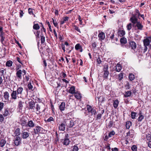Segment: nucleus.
I'll use <instances>...</instances> for the list:
<instances>
[{"mask_svg": "<svg viewBox=\"0 0 151 151\" xmlns=\"http://www.w3.org/2000/svg\"><path fill=\"white\" fill-rule=\"evenodd\" d=\"M140 12L138 9H136L134 12V13H132V17L130 18L129 20L132 23L134 24L136 22L137 20H138V18L140 16Z\"/></svg>", "mask_w": 151, "mask_h": 151, "instance_id": "f257e3e1", "label": "nucleus"}, {"mask_svg": "<svg viewBox=\"0 0 151 151\" xmlns=\"http://www.w3.org/2000/svg\"><path fill=\"white\" fill-rule=\"evenodd\" d=\"M45 105L42 103H40L37 104L35 109L36 113L39 114L45 110Z\"/></svg>", "mask_w": 151, "mask_h": 151, "instance_id": "f03ea898", "label": "nucleus"}, {"mask_svg": "<svg viewBox=\"0 0 151 151\" xmlns=\"http://www.w3.org/2000/svg\"><path fill=\"white\" fill-rule=\"evenodd\" d=\"M65 121L67 127H72L75 125L74 121L71 119H65Z\"/></svg>", "mask_w": 151, "mask_h": 151, "instance_id": "7ed1b4c3", "label": "nucleus"}, {"mask_svg": "<svg viewBox=\"0 0 151 151\" xmlns=\"http://www.w3.org/2000/svg\"><path fill=\"white\" fill-rule=\"evenodd\" d=\"M109 66L108 65H104V66L103 70L104 72L103 77L105 79H107L108 75L109 74V72L108 71Z\"/></svg>", "mask_w": 151, "mask_h": 151, "instance_id": "20e7f679", "label": "nucleus"}, {"mask_svg": "<svg viewBox=\"0 0 151 151\" xmlns=\"http://www.w3.org/2000/svg\"><path fill=\"white\" fill-rule=\"evenodd\" d=\"M115 31L113 30H108L106 32V36L108 37H109L111 40L114 38Z\"/></svg>", "mask_w": 151, "mask_h": 151, "instance_id": "39448f33", "label": "nucleus"}, {"mask_svg": "<svg viewBox=\"0 0 151 151\" xmlns=\"http://www.w3.org/2000/svg\"><path fill=\"white\" fill-rule=\"evenodd\" d=\"M133 25H134V27L135 28H137L138 30H143L144 27V26L142 25L140 21H138L137 20L136 22L134 23V24H133ZM134 26V25H133Z\"/></svg>", "mask_w": 151, "mask_h": 151, "instance_id": "423d86ee", "label": "nucleus"}, {"mask_svg": "<svg viewBox=\"0 0 151 151\" xmlns=\"http://www.w3.org/2000/svg\"><path fill=\"white\" fill-rule=\"evenodd\" d=\"M128 47L131 50H134L137 47V44L134 41H131L129 42V46Z\"/></svg>", "mask_w": 151, "mask_h": 151, "instance_id": "0eeeda50", "label": "nucleus"}, {"mask_svg": "<svg viewBox=\"0 0 151 151\" xmlns=\"http://www.w3.org/2000/svg\"><path fill=\"white\" fill-rule=\"evenodd\" d=\"M34 132L36 134H39L40 133H42L44 130L43 129L42 127L38 126L36 127L35 129H34Z\"/></svg>", "mask_w": 151, "mask_h": 151, "instance_id": "6e6552de", "label": "nucleus"}, {"mask_svg": "<svg viewBox=\"0 0 151 151\" xmlns=\"http://www.w3.org/2000/svg\"><path fill=\"white\" fill-rule=\"evenodd\" d=\"M14 141L15 145L16 146H18L21 143V138L17 136L14 138Z\"/></svg>", "mask_w": 151, "mask_h": 151, "instance_id": "1a4fd4ad", "label": "nucleus"}, {"mask_svg": "<svg viewBox=\"0 0 151 151\" xmlns=\"http://www.w3.org/2000/svg\"><path fill=\"white\" fill-rule=\"evenodd\" d=\"M151 42V37H149L144 39L143 41L144 45L149 46Z\"/></svg>", "mask_w": 151, "mask_h": 151, "instance_id": "9d476101", "label": "nucleus"}, {"mask_svg": "<svg viewBox=\"0 0 151 151\" xmlns=\"http://www.w3.org/2000/svg\"><path fill=\"white\" fill-rule=\"evenodd\" d=\"M66 124L65 123V120L63 122L59 125V129L60 130L64 131L65 129Z\"/></svg>", "mask_w": 151, "mask_h": 151, "instance_id": "9b49d317", "label": "nucleus"}, {"mask_svg": "<svg viewBox=\"0 0 151 151\" xmlns=\"http://www.w3.org/2000/svg\"><path fill=\"white\" fill-rule=\"evenodd\" d=\"M30 133L27 132L23 131L21 134V136L23 139L28 138L29 136Z\"/></svg>", "mask_w": 151, "mask_h": 151, "instance_id": "f8f14e48", "label": "nucleus"}, {"mask_svg": "<svg viewBox=\"0 0 151 151\" xmlns=\"http://www.w3.org/2000/svg\"><path fill=\"white\" fill-rule=\"evenodd\" d=\"M35 22H33V29L35 30H38L40 29V27L41 24H40V22H39V23H35Z\"/></svg>", "mask_w": 151, "mask_h": 151, "instance_id": "ddd939ff", "label": "nucleus"}, {"mask_svg": "<svg viewBox=\"0 0 151 151\" xmlns=\"http://www.w3.org/2000/svg\"><path fill=\"white\" fill-rule=\"evenodd\" d=\"M98 37L99 40H103L105 37V33L103 32H101L99 34Z\"/></svg>", "mask_w": 151, "mask_h": 151, "instance_id": "4468645a", "label": "nucleus"}, {"mask_svg": "<svg viewBox=\"0 0 151 151\" xmlns=\"http://www.w3.org/2000/svg\"><path fill=\"white\" fill-rule=\"evenodd\" d=\"M117 34L118 36L123 37L125 34V32L124 30L119 29L117 32Z\"/></svg>", "mask_w": 151, "mask_h": 151, "instance_id": "2eb2a0df", "label": "nucleus"}, {"mask_svg": "<svg viewBox=\"0 0 151 151\" xmlns=\"http://www.w3.org/2000/svg\"><path fill=\"white\" fill-rule=\"evenodd\" d=\"M27 127H29L30 128H33L35 126V123L32 120L29 121L27 123Z\"/></svg>", "mask_w": 151, "mask_h": 151, "instance_id": "dca6fc26", "label": "nucleus"}, {"mask_svg": "<svg viewBox=\"0 0 151 151\" xmlns=\"http://www.w3.org/2000/svg\"><path fill=\"white\" fill-rule=\"evenodd\" d=\"M22 70H18L17 71L16 73V76L18 79H21L22 78Z\"/></svg>", "mask_w": 151, "mask_h": 151, "instance_id": "f3484780", "label": "nucleus"}, {"mask_svg": "<svg viewBox=\"0 0 151 151\" xmlns=\"http://www.w3.org/2000/svg\"><path fill=\"white\" fill-rule=\"evenodd\" d=\"M102 110L100 113H99L97 116V117L96 118V120L100 119L102 115L104 113V110L103 109H101Z\"/></svg>", "mask_w": 151, "mask_h": 151, "instance_id": "a211bd4d", "label": "nucleus"}, {"mask_svg": "<svg viewBox=\"0 0 151 151\" xmlns=\"http://www.w3.org/2000/svg\"><path fill=\"white\" fill-rule=\"evenodd\" d=\"M115 67L116 71L118 72H119L122 68V65L119 63H118Z\"/></svg>", "mask_w": 151, "mask_h": 151, "instance_id": "6ab92c4d", "label": "nucleus"}, {"mask_svg": "<svg viewBox=\"0 0 151 151\" xmlns=\"http://www.w3.org/2000/svg\"><path fill=\"white\" fill-rule=\"evenodd\" d=\"M35 103L34 101H31L29 103V109H34Z\"/></svg>", "mask_w": 151, "mask_h": 151, "instance_id": "aec40b11", "label": "nucleus"}, {"mask_svg": "<svg viewBox=\"0 0 151 151\" xmlns=\"http://www.w3.org/2000/svg\"><path fill=\"white\" fill-rule=\"evenodd\" d=\"M75 49L76 50H80V52H82L83 50L82 47L79 43H78L75 46Z\"/></svg>", "mask_w": 151, "mask_h": 151, "instance_id": "412c9836", "label": "nucleus"}, {"mask_svg": "<svg viewBox=\"0 0 151 151\" xmlns=\"http://www.w3.org/2000/svg\"><path fill=\"white\" fill-rule=\"evenodd\" d=\"M60 45L62 49L63 50V52H65V45L67 47H68V45H69V43L67 41H65L64 44L62 43L60 44Z\"/></svg>", "mask_w": 151, "mask_h": 151, "instance_id": "4be33fe9", "label": "nucleus"}, {"mask_svg": "<svg viewBox=\"0 0 151 151\" xmlns=\"http://www.w3.org/2000/svg\"><path fill=\"white\" fill-rule=\"evenodd\" d=\"M40 27H41L40 31H41V34H43V32L45 34H46V29L44 27V25L42 22L40 23Z\"/></svg>", "mask_w": 151, "mask_h": 151, "instance_id": "5701e85b", "label": "nucleus"}, {"mask_svg": "<svg viewBox=\"0 0 151 151\" xmlns=\"http://www.w3.org/2000/svg\"><path fill=\"white\" fill-rule=\"evenodd\" d=\"M9 114H10L9 111L8 109L7 108H5L3 112V115L4 116H9Z\"/></svg>", "mask_w": 151, "mask_h": 151, "instance_id": "b1692460", "label": "nucleus"}, {"mask_svg": "<svg viewBox=\"0 0 151 151\" xmlns=\"http://www.w3.org/2000/svg\"><path fill=\"white\" fill-rule=\"evenodd\" d=\"M139 117L137 119L138 121L139 122H141L142 120L144 119V116L143 115H142V112L139 111V113L138 114Z\"/></svg>", "mask_w": 151, "mask_h": 151, "instance_id": "393cba45", "label": "nucleus"}, {"mask_svg": "<svg viewBox=\"0 0 151 151\" xmlns=\"http://www.w3.org/2000/svg\"><path fill=\"white\" fill-rule=\"evenodd\" d=\"M65 102H62L61 103L59 106V109L61 111H63L65 110Z\"/></svg>", "mask_w": 151, "mask_h": 151, "instance_id": "a878e982", "label": "nucleus"}, {"mask_svg": "<svg viewBox=\"0 0 151 151\" xmlns=\"http://www.w3.org/2000/svg\"><path fill=\"white\" fill-rule=\"evenodd\" d=\"M119 101L118 99L113 100V106L115 109H116L119 105Z\"/></svg>", "mask_w": 151, "mask_h": 151, "instance_id": "bb28decb", "label": "nucleus"}, {"mask_svg": "<svg viewBox=\"0 0 151 151\" xmlns=\"http://www.w3.org/2000/svg\"><path fill=\"white\" fill-rule=\"evenodd\" d=\"M20 123L22 126V128L23 129V127L24 126L27 127V124H26V120L25 119H21L20 120Z\"/></svg>", "mask_w": 151, "mask_h": 151, "instance_id": "cd10ccee", "label": "nucleus"}, {"mask_svg": "<svg viewBox=\"0 0 151 151\" xmlns=\"http://www.w3.org/2000/svg\"><path fill=\"white\" fill-rule=\"evenodd\" d=\"M75 87L74 86H71L69 90V93L72 94H74L75 92Z\"/></svg>", "mask_w": 151, "mask_h": 151, "instance_id": "c85d7f7f", "label": "nucleus"}, {"mask_svg": "<svg viewBox=\"0 0 151 151\" xmlns=\"http://www.w3.org/2000/svg\"><path fill=\"white\" fill-rule=\"evenodd\" d=\"M64 141L63 142V145H69L70 140L69 139H64L63 140Z\"/></svg>", "mask_w": 151, "mask_h": 151, "instance_id": "c756f323", "label": "nucleus"}, {"mask_svg": "<svg viewBox=\"0 0 151 151\" xmlns=\"http://www.w3.org/2000/svg\"><path fill=\"white\" fill-rule=\"evenodd\" d=\"M40 36L41 37L40 40L41 43L42 44H43L45 41V37L43 34H41Z\"/></svg>", "mask_w": 151, "mask_h": 151, "instance_id": "7c9ffc66", "label": "nucleus"}, {"mask_svg": "<svg viewBox=\"0 0 151 151\" xmlns=\"http://www.w3.org/2000/svg\"><path fill=\"white\" fill-rule=\"evenodd\" d=\"M132 123L131 122L129 121L127 122L125 125L126 129H129L132 125Z\"/></svg>", "mask_w": 151, "mask_h": 151, "instance_id": "2f4dec72", "label": "nucleus"}, {"mask_svg": "<svg viewBox=\"0 0 151 151\" xmlns=\"http://www.w3.org/2000/svg\"><path fill=\"white\" fill-rule=\"evenodd\" d=\"M120 42L122 44H126L127 43V40L124 37H122L120 39Z\"/></svg>", "mask_w": 151, "mask_h": 151, "instance_id": "473e14b6", "label": "nucleus"}, {"mask_svg": "<svg viewBox=\"0 0 151 151\" xmlns=\"http://www.w3.org/2000/svg\"><path fill=\"white\" fill-rule=\"evenodd\" d=\"M34 10L33 9H32L31 8H29L28 9V13L30 15H32L34 16V17H35V14L34 13L33 11Z\"/></svg>", "mask_w": 151, "mask_h": 151, "instance_id": "72a5a7b5", "label": "nucleus"}, {"mask_svg": "<svg viewBox=\"0 0 151 151\" xmlns=\"http://www.w3.org/2000/svg\"><path fill=\"white\" fill-rule=\"evenodd\" d=\"M13 64V62L12 61L10 60L7 61L6 63V65L7 67H11V66Z\"/></svg>", "mask_w": 151, "mask_h": 151, "instance_id": "f704fd0d", "label": "nucleus"}, {"mask_svg": "<svg viewBox=\"0 0 151 151\" xmlns=\"http://www.w3.org/2000/svg\"><path fill=\"white\" fill-rule=\"evenodd\" d=\"M24 104V102L20 101L19 102L18 108L19 109V111H20V110H22L23 107V104Z\"/></svg>", "mask_w": 151, "mask_h": 151, "instance_id": "c9c22d12", "label": "nucleus"}, {"mask_svg": "<svg viewBox=\"0 0 151 151\" xmlns=\"http://www.w3.org/2000/svg\"><path fill=\"white\" fill-rule=\"evenodd\" d=\"M113 121L110 120L109 122L107 124V127L108 128H110L111 127H112L113 126Z\"/></svg>", "mask_w": 151, "mask_h": 151, "instance_id": "e433bc0d", "label": "nucleus"}, {"mask_svg": "<svg viewBox=\"0 0 151 151\" xmlns=\"http://www.w3.org/2000/svg\"><path fill=\"white\" fill-rule=\"evenodd\" d=\"M51 51L52 50L48 47L46 50L45 55L47 56L49 55Z\"/></svg>", "mask_w": 151, "mask_h": 151, "instance_id": "4c0bfd02", "label": "nucleus"}, {"mask_svg": "<svg viewBox=\"0 0 151 151\" xmlns=\"http://www.w3.org/2000/svg\"><path fill=\"white\" fill-rule=\"evenodd\" d=\"M134 75L132 73H130L129 74V78L130 81H132L134 79Z\"/></svg>", "mask_w": 151, "mask_h": 151, "instance_id": "58836bf2", "label": "nucleus"}, {"mask_svg": "<svg viewBox=\"0 0 151 151\" xmlns=\"http://www.w3.org/2000/svg\"><path fill=\"white\" fill-rule=\"evenodd\" d=\"M124 73L123 72H121L118 75V79L120 81L123 78Z\"/></svg>", "mask_w": 151, "mask_h": 151, "instance_id": "ea45409f", "label": "nucleus"}, {"mask_svg": "<svg viewBox=\"0 0 151 151\" xmlns=\"http://www.w3.org/2000/svg\"><path fill=\"white\" fill-rule=\"evenodd\" d=\"M97 98L99 99V102H102L103 101H104L105 99V98H104L103 96H98Z\"/></svg>", "mask_w": 151, "mask_h": 151, "instance_id": "a19ab883", "label": "nucleus"}, {"mask_svg": "<svg viewBox=\"0 0 151 151\" xmlns=\"http://www.w3.org/2000/svg\"><path fill=\"white\" fill-rule=\"evenodd\" d=\"M73 27L74 29L76 30L77 32H79L80 33H81V31L80 29L79 28L78 26H77L76 25H73Z\"/></svg>", "mask_w": 151, "mask_h": 151, "instance_id": "79ce46f5", "label": "nucleus"}, {"mask_svg": "<svg viewBox=\"0 0 151 151\" xmlns=\"http://www.w3.org/2000/svg\"><path fill=\"white\" fill-rule=\"evenodd\" d=\"M124 87L126 89H128L130 88V84L129 83L128 81H127L125 82V84Z\"/></svg>", "mask_w": 151, "mask_h": 151, "instance_id": "37998d69", "label": "nucleus"}, {"mask_svg": "<svg viewBox=\"0 0 151 151\" xmlns=\"http://www.w3.org/2000/svg\"><path fill=\"white\" fill-rule=\"evenodd\" d=\"M68 48L66 49V50L69 51L68 53H70L71 50L73 49L74 47L73 46H70L69 45H68Z\"/></svg>", "mask_w": 151, "mask_h": 151, "instance_id": "c03bdc74", "label": "nucleus"}, {"mask_svg": "<svg viewBox=\"0 0 151 151\" xmlns=\"http://www.w3.org/2000/svg\"><path fill=\"white\" fill-rule=\"evenodd\" d=\"M73 96L77 99H80L81 98V95H71L70 96V98L71 99V97H73Z\"/></svg>", "mask_w": 151, "mask_h": 151, "instance_id": "a18cd8bd", "label": "nucleus"}, {"mask_svg": "<svg viewBox=\"0 0 151 151\" xmlns=\"http://www.w3.org/2000/svg\"><path fill=\"white\" fill-rule=\"evenodd\" d=\"M52 20H53V24L55 27H56L58 29L59 26L56 20L54 21V19L53 18H52Z\"/></svg>", "mask_w": 151, "mask_h": 151, "instance_id": "49530a36", "label": "nucleus"}, {"mask_svg": "<svg viewBox=\"0 0 151 151\" xmlns=\"http://www.w3.org/2000/svg\"><path fill=\"white\" fill-rule=\"evenodd\" d=\"M127 28L128 31H130L132 28V24L131 23H129L127 25Z\"/></svg>", "mask_w": 151, "mask_h": 151, "instance_id": "de8ad7c7", "label": "nucleus"}, {"mask_svg": "<svg viewBox=\"0 0 151 151\" xmlns=\"http://www.w3.org/2000/svg\"><path fill=\"white\" fill-rule=\"evenodd\" d=\"M23 88L21 87H19L17 89V91L18 94H21L23 90Z\"/></svg>", "mask_w": 151, "mask_h": 151, "instance_id": "09e8293b", "label": "nucleus"}, {"mask_svg": "<svg viewBox=\"0 0 151 151\" xmlns=\"http://www.w3.org/2000/svg\"><path fill=\"white\" fill-rule=\"evenodd\" d=\"M2 70H0V73H1V76H2L4 78L5 77L4 72L5 71H6V70L4 69L3 68H2Z\"/></svg>", "mask_w": 151, "mask_h": 151, "instance_id": "8fccbe9b", "label": "nucleus"}, {"mask_svg": "<svg viewBox=\"0 0 151 151\" xmlns=\"http://www.w3.org/2000/svg\"><path fill=\"white\" fill-rule=\"evenodd\" d=\"M36 38H40V30H36Z\"/></svg>", "mask_w": 151, "mask_h": 151, "instance_id": "3c124183", "label": "nucleus"}, {"mask_svg": "<svg viewBox=\"0 0 151 151\" xmlns=\"http://www.w3.org/2000/svg\"><path fill=\"white\" fill-rule=\"evenodd\" d=\"M6 141L3 139L1 140L0 142V146L1 147H3L6 143Z\"/></svg>", "mask_w": 151, "mask_h": 151, "instance_id": "603ef678", "label": "nucleus"}, {"mask_svg": "<svg viewBox=\"0 0 151 151\" xmlns=\"http://www.w3.org/2000/svg\"><path fill=\"white\" fill-rule=\"evenodd\" d=\"M96 44L95 41H94L92 42L91 43V46L93 49L96 48Z\"/></svg>", "mask_w": 151, "mask_h": 151, "instance_id": "864d4df0", "label": "nucleus"}, {"mask_svg": "<svg viewBox=\"0 0 151 151\" xmlns=\"http://www.w3.org/2000/svg\"><path fill=\"white\" fill-rule=\"evenodd\" d=\"M137 114L136 112H131V117L132 119H134L135 118Z\"/></svg>", "mask_w": 151, "mask_h": 151, "instance_id": "5fc2aeb1", "label": "nucleus"}, {"mask_svg": "<svg viewBox=\"0 0 151 151\" xmlns=\"http://www.w3.org/2000/svg\"><path fill=\"white\" fill-rule=\"evenodd\" d=\"M115 134V132L114 131L111 132L109 134V137H111L112 136L114 135Z\"/></svg>", "mask_w": 151, "mask_h": 151, "instance_id": "6e6d98bb", "label": "nucleus"}, {"mask_svg": "<svg viewBox=\"0 0 151 151\" xmlns=\"http://www.w3.org/2000/svg\"><path fill=\"white\" fill-rule=\"evenodd\" d=\"M15 134L17 136L20 135V129L19 128H18L15 131Z\"/></svg>", "mask_w": 151, "mask_h": 151, "instance_id": "4d7b16f0", "label": "nucleus"}, {"mask_svg": "<svg viewBox=\"0 0 151 151\" xmlns=\"http://www.w3.org/2000/svg\"><path fill=\"white\" fill-rule=\"evenodd\" d=\"M93 109V108H92V107L90 105H87V109L89 112H91Z\"/></svg>", "mask_w": 151, "mask_h": 151, "instance_id": "13d9d810", "label": "nucleus"}, {"mask_svg": "<svg viewBox=\"0 0 151 151\" xmlns=\"http://www.w3.org/2000/svg\"><path fill=\"white\" fill-rule=\"evenodd\" d=\"M27 86L28 87V88L29 90H32V89L33 88V86L32 85H31V82L29 83Z\"/></svg>", "mask_w": 151, "mask_h": 151, "instance_id": "bf43d9fd", "label": "nucleus"}, {"mask_svg": "<svg viewBox=\"0 0 151 151\" xmlns=\"http://www.w3.org/2000/svg\"><path fill=\"white\" fill-rule=\"evenodd\" d=\"M5 37H1V44L3 45H5L4 43V39H5Z\"/></svg>", "mask_w": 151, "mask_h": 151, "instance_id": "052dcab7", "label": "nucleus"}, {"mask_svg": "<svg viewBox=\"0 0 151 151\" xmlns=\"http://www.w3.org/2000/svg\"><path fill=\"white\" fill-rule=\"evenodd\" d=\"M132 93H138L137 92L138 90H137L136 89L134 88H133L131 90Z\"/></svg>", "mask_w": 151, "mask_h": 151, "instance_id": "680f3d73", "label": "nucleus"}, {"mask_svg": "<svg viewBox=\"0 0 151 151\" xmlns=\"http://www.w3.org/2000/svg\"><path fill=\"white\" fill-rule=\"evenodd\" d=\"M19 17L20 18H22V17L23 16V14H24L23 11L21 10H20V12H19Z\"/></svg>", "mask_w": 151, "mask_h": 151, "instance_id": "e2e57ef3", "label": "nucleus"}, {"mask_svg": "<svg viewBox=\"0 0 151 151\" xmlns=\"http://www.w3.org/2000/svg\"><path fill=\"white\" fill-rule=\"evenodd\" d=\"M91 113L92 114V115H95L96 114V110L93 108L91 112Z\"/></svg>", "mask_w": 151, "mask_h": 151, "instance_id": "0e129e2a", "label": "nucleus"}, {"mask_svg": "<svg viewBox=\"0 0 151 151\" xmlns=\"http://www.w3.org/2000/svg\"><path fill=\"white\" fill-rule=\"evenodd\" d=\"M147 139L148 140H150L151 139V135L150 134H148L146 135Z\"/></svg>", "mask_w": 151, "mask_h": 151, "instance_id": "69168bd1", "label": "nucleus"}, {"mask_svg": "<svg viewBox=\"0 0 151 151\" xmlns=\"http://www.w3.org/2000/svg\"><path fill=\"white\" fill-rule=\"evenodd\" d=\"M131 149H132V150L133 151H137V147L135 145H133Z\"/></svg>", "mask_w": 151, "mask_h": 151, "instance_id": "338daca9", "label": "nucleus"}, {"mask_svg": "<svg viewBox=\"0 0 151 151\" xmlns=\"http://www.w3.org/2000/svg\"><path fill=\"white\" fill-rule=\"evenodd\" d=\"M78 147L76 145H74L73 146V151H78Z\"/></svg>", "mask_w": 151, "mask_h": 151, "instance_id": "774afa93", "label": "nucleus"}]
</instances>
